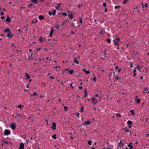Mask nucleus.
Segmentation results:
<instances>
[{"instance_id":"obj_1","label":"nucleus","mask_w":149,"mask_h":149,"mask_svg":"<svg viewBox=\"0 0 149 149\" xmlns=\"http://www.w3.org/2000/svg\"><path fill=\"white\" fill-rule=\"evenodd\" d=\"M91 99L92 102H93V104L94 105H95L97 102V100L96 98L94 97L92 98H91Z\"/></svg>"},{"instance_id":"obj_2","label":"nucleus","mask_w":149,"mask_h":149,"mask_svg":"<svg viewBox=\"0 0 149 149\" xmlns=\"http://www.w3.org/2000/svg\"><path fill=\"white\" fill-rule=\"evenodd\" d=\"M10 127L13 130H14L16 127L15 123H11L10 125Z\"/></svg>"},{"instance_id":"obj_3","label":"nucleus","mask_w":149,"mask_h":149,"mask_svg":"<svg viewBox=\"0 0 149 149\" xmlns=\"http://www.w3.org/2000/svg\"><path fill=\"white\" fill-rule=\"evenodd\" d=\"M52 129L53 130H54L56 129V124L54 123H52Z\"/></svg>"},{"instance_id":"obj_4","label":"nucleus","mask_w":149,"mask_h":149,"mask_svg":"<svg viewBox=\"0 0 149 149\" xmlns=\"http://www.w3.org/2000/svg\"><path fill=\"white\" fill-rule=\"evenodd\" d=\"M4 134L6 135H8L10 133V131L8 130H5L4 131Z\"/></svg>"},{"instance_id":"obj_5","label":"nucleus","mask_w":149,"mask_h":149,"mask_svg":"<svg viewBox=\"0 0 149 149\" xmlns=\"http://www.w3.org/2000/svg\"><path fill=\"white\" fill-rule=\"evenodd\" d=\"M24 147V144L22 143L20 144V146L19 149H23Z\"/></svg>"},{"instance_id":"obj_6","label":"nucleus","mask_w":149,"mask_h":149,"mask_svg":"<svg viewBox=\"0 0 149 149\" xmlns=\"http://www.w3.org/2000/svg\"><path fill=\"white\" fill-rule=\"evenodd\" d=\"M91 124V122L89 120L87 121V122H85L84 123L85 125H89Z\"/></svg>"},{"instance_id":"obj_7","label":"nucleus","mask_w":149,"mask_h":149,"mask_svg":"<svg viewBox=\"0 0 149 149\" xmlns=\"http://www.w3.org/2000/svg\"><path fill=\"white\" fill-rule=\"evenodd\" d=\"M13 36V35H11V31L9 32L8 33L7 36L9 38H11Z\"/></svg>"},{"instance_id":"obj_8","label":"nucleus","mask_w":149,"mask_h":149,"mask_svg":"<svg viewBox=\"0 0 149 149\" xmlns=\"http://www.w3.org/2000/svg\"><path fill=\"white\" fill-rule=\"evenodd\" d=\"M124 130H125L126 132H129V135H130L131 133V132L129 130L127 129L126 128H125L124 129Z\"/></svg>"},{"instance_id":"obj_9","label":"nucleus","mask_w":149,"mask_h":149,"mask_svg":"<svg viewBox=\"0 0 149 149\" xmlns=\"http://www.w3.org/2000/svg\"><path fill=\"white\" fill-rule=\"evenodd\" d=\"M54 31V30L53 29H52L50 31V35H49L50 36V37H51L52 36V33H53Z\"/></svg>"},{"instance_id":"obj_10","label":"nucleus","mask_w":149,"mask_h":149,"mask_svg":"<svg viewBox=\"0 0 149 149\" xmlns=\"http://www.w3.org/2000/svg\"><path fill=\"white\" fill-rule=\"evenodd\" d=\"M25 75L26 76V79H29L30 78V77L29 75L27 74L26 72L25 73Z\"/></svg>"},{"instance_id":"obj_11","label":"nucleus","mask_w":149,"mask_h":149,"mask_svg":"<svg viewBox=\"0 0 149 149\" xmlns=\"http://www.w3.org/2000/svg\"><path fill=\"white\" fill-rule=\"evenodd\" d=\"M39 19L40 20H42L44 18V17L41 15H40L38 17Z\"/></svg>"},{"instance_id":"obj_12","label":"nucleus","mask_w":149,"mask_h":149,"mask_svg":"<svg viewBox=\"0 0 149 149\" xmlns=\"http://www.w3.org/2000/svg\"><path fill=\"white\" fill-rule=\"evenodd\" d=\"M6 20L7 22H10L11 21V19L8 16L7 18H6Z\"/></svg>"},{"instance_id":"obj_13","label":"nucleus","mask_w":149,"mask_h":149,"mask_svg":"<svg viewBox=\"0 0 149 149\" xmlns=\"http://www.w3.org/2000/svg\"><path fill=\"white\" fill-rule=\"evenodd\" d=\"M113 42H114L115 45H116L117 46H118V42L116 41L115 40H113Z\"/></svg>"},{"instance_id":"obj_14","label":"nucleus","mask_w":149,"mask_h":149,"mask_svg":"<svg viewBox=\"0 0 149 149\" xmlns=\"http://www.w3.org/2000/svg\"><path fill=\"white\" fill-rule=\"evenodd\" d=\"M68 16L70 19H72L73 18V15L72 14H69Z\"/></svg>"},{"instance_id":"obj_15","label":"nucleus","mask_w":149,"mask_h":149,"mask_svg":"<svg viewBox=\"0 0 149 149\" xmlns=\"http://www.w3.org/2000/svg\"><path fill=\"white\" fill-rule=\"evenodd\" d=\"M16 116H18V117H19L20 118H23L22 116V115L20 114H19V113L17 114H16Z\"/></svg>"},{"instance_id":"obj_16","label":"nucleus","mask_w":149,"mask_h":149,"mask_svg":"<svg viewBox=\"0 0 149 149\" xmlns=\"http://www.w3.org/2000/svg\"><path fill=\"white\" fill-rule=\"evenodd\" d=\"M31 1L33 2L35 4H37L38 3V1L37 0H31Z\"/></svg>"},{"instance_id":"obj_17","label":"nucleus","mask_w":149,"mask_h":149,"mask_svg":"<svg viewBox=\"0 0 149 149\" xmlns=\"http://www.w3.org/2000/svg\"><path fill=\"white\" fill-rule=\"evenodd\" d=\"M136 69H137L139 71H140L141 70V68H140V66H139V65H137V67L136 68Z\"/></svg>"},{"instance_id":"obj_18","label":"nucleus","mask_w":149,"mask_h":149,"mask_svg":"<svg viewBox=\"0 0 149 149\" xmlns=\"http://www.w3.org/2000/svg\"><path fill=\"white\" fill-rule=\"evenodd\" d=\"M38 20L37 19H35V20H33L31 22V23L33 24H35L37 23Z\"/></svg>"},{"instance_id":"obj_19","label":"nucleus","mask_w":149,"mask_h":149,"mask_svg":"<svg viewBox=\"0 0 149 149\" xmlns=\"http://www.w3.org/2000/svg\"><path fill=\"white\" fill-rule=\"evenodd\" d=\"M131 143H130L128 145V147L130 149H132L133 148V146L131 145Z\"/></svg>"},{"instance_id":"obj_20","label":"nucleus","mask_w":149,"mask_h":149,"mask_svg":"<svg viewBox=\"0 0 149 149\" xmlns=\"http://www.w3.org/2000/svg\"><path fill=\"white\" fill-rule=\"evenodd\" d=\"M105 32V30L104 29H101V32H100V34H102L104 33Z\"/></svg>"},{"instance_id":"obj_21","label":"nucleus","mask_w":149,"mask_h":149,"mask_svg":"<svg viewBox=\"0 0 149 149\" xmlns=\"http://www.w3.org/2000/svg\"><path fill=\"white\" fill-rule=\"evenodd\" d=\"M4 32H10V30H9V28H7V29L4 30Z\"/></svg>"},{"instance_id":"obj_22","label":"nucleus","mask_w":149,"mask_h":149,"mask_svg":"<svg viewBox=\"0 0 149 149\" xmlns=\"http://www.w3.org/2000/svg\"><path fill=\"white\" fill-rule=\"evenodd\" d=\"M132 121H130V120H128V121L127 122V124L129 125H131L132 123Z\"/></svg>"},{"instance_id":"obj_23","label":"nucleus","mask_w":149,"mask_h":149,"mask_svg":"<svg viewBox=\"0 0 149 149\" xmlns=\"http://www.w3.org/2000/svg\"><path fill=\"white\" fill-rule=\"evenodd\" d=\"M74 72V71L73 70H70L69 71V72L70 74H72Z\"/></svg>"},{"instance_id":"obj_24","label":"nucleus","mask_w":149,"mask_h":149,"mask_svg":"<svg viewBox=\"0 0 149 149\" xmlns=\"http://www.w3.org/2000/svg\"><path fill=\"white\" fill-rule=\"evenodd\" d=\"M135 100L137 101V103H139L141 101V100L139 99H136Z\"/></svg>"},{"instance_id":"obj_25","label":"nucleus","mask_w":149,"mask_h":149,"mask_svg":"<svg viewBox=\"0 0 149 149\" xmlns=\"http://www.w3.org/2000/svg\"><path fill=\"white\" fill-rule=\"evenodd\" d=\"M74 62L75 63L77 64H78L79 63V61H77V59L76 58L74 59Z\"/></svg>"},{"instance_id":"obj_26","label":"nucleus","mask_w":149,"mask_h":149,"mask_svg":"<svg viewBox=\"0 0 149 149\" xmlns=\"http://www.w3.org/2000/svg\"><path fill=\"white\" fill-rule=\"evenodd\" d=\"M39 40L41 42H42L44 40V39L43 38L41 37L40 38Z\"/></svg>"},{"instance_id":"obj_27","label":"nucleus","mask_w":149,"mask_h":149,"mask_svg":"<svg viewBox=\"0 0 149 149\" xmlns=\"http://www.w3.org/2000/svg\"><path fill=\"white\" fill-rule=\"evenodd\" d=\"M52 138L54 139H56V134H54L52 136Z\"/></svg>"},{"instance_id":"obj_28","label":"nucleus","mask_w":149,"mask_h":149,"mask_svg":"<svg viewBox=\"0 0 149 149\" xmlns=\"http://www.w3.org/2000/svg\"><path fill=\"white\" fill-rule=\"evenodd\" d=\"M61 5L59 4H58V6L56 7V10H58L59 8L60 7Z\"/></svg>"},{"instance_id":"obj_29","label":"nucleus","mask_w":149,"mask_h":149,"mask_svg":"<svg viewBox=\"0 0 149 149\" xmlns=\"http://www.w3.org/2000/svg\"><path fill=\"white\" fill-rule=\"evenodd\" d=\"M142 3V7H143V8L144 7H147V3H146L145 4V5H144V6L143 5V3Z\"/></svg>"},{"instance_id":"obj_30","label":"nucleus","mask_w":149,"mask_h":149,"mask_svg":"<svg viewBox=\"0 0 149 149\" xmlns=\"http://www.w3.org/2000/svg\"><path fill=\"white\" fill-rule=\"evenodd\" d=\"M59 27H60V26H59V24H57L55 26V28H56V29H58L59 28Z\"/></svg>"},{"instance_id":"obj_31","label":"nucleus","mask_w":149,"mask_h":149,"mask_svg":"<svg viewBox=\"0 0 149 149\" xmlns=\"http://www.w3.org/2000/svg\"><path fill=\"white\" fill-rule=\"evenodd\" d=\"M23 107V106L21 105H19L18 106V107L20 109H22V108Z\"/></svg>"},{"instance_id":"obj_32","label":"nucleus","mask_w":149,"mask_h":149,"mask_svg":"<svg viewBox=\"0 0 149 149\" xmlns=\"http://www.w3.org/2000/svg\"><path fill=\"white\" fill-rule=\"evenodd\" d=\"M134 110H131L130 111V112L132 113V114L133 115H135V113H134Z\"/></svg>"},{"instance_id":"obj_33","label":"nucleus","mask_w":149,"mask_h":149,"mask_svg":"<svg viewBox=\"0 0 149 149\" xmlns=\"http://www.w3.org/2000/svg\"><path fill=\"white\" fill-rule=\"evenodd\" d=\"M79 22L80 23H82V19L81 18H79Z\"/></svg>"},{"instance_id":"obj_34","label":"nucleus","mask_w":149,"mask_h":149,"mask_svg":"<svg viewBox=\"0 0 149 149\" xmlns=\"http://www.w3.org/2000/svg\"><path fill=\"white\" fill-rule=\"evenodd\" d=\"M62 15H64L65 16H66L67 15V14L66 13H62Z\"/></svg>"},{"instance_id":"obj_35","label":"nucleus","mask_w":149,"mask_h":149,"mask_svg":"<svg viewBox=\"0 0 149 149\" xmlns=\"http://www.w3.org/2000/svg\"><path fill=\"white\" fill-rule=\"evenodd\" d=\"M88 143L89 145H91L92 144V142L91 141H89L88 142Z\"/></svg>"},{"instance_id":"obj_36","label":"nucleus","mask_w":149,"mask_h":149,"mask_svg":"<svg viewBox=\"0 0 149 149\" xmlns=\"http://www.w3.org/2000/svg\"><path fill=\"white\" fill-rule=\"evenodd\" d=\"M119 145L120 146H121L123 145V143L121 141H120L119 143Z\"/></svg>"},{"instance_id":"obj_37","label":"nucleus","mask_w":149,"mask_h":149,"mask_svg":"<svg viewBox=\"0 0 149 149\" xmlns=\"http://www.w3.org/2000/svg\"><path fill=\"white\" fill-rule=\"evenodd\" d=\"M84 107H82L81 108V111L82 112H83L84 111Z\"/></svg>"},{"instance_id":"obj_38","label":"nucleus","mask_w":149,"mask_h":149,"mask_svg":"<svg viewBox=\"0 0 149 149\" xmlns=\"http://www.w3.org/2000/svg\"><path fill=\"white\" fill-rule=\"evenodd\" d=\"M56 11L55 10H54L52 12V14L53 15H54V14H55L56 13Z\"/></svg>"},{"instance_id":"obj_39","label":"nucleus","mask_w":149,"mask_h":149,"mask_svg":"<svg viewBox=\"0 0 149 149\" xmlns=\"http://www.w3.org/2000/svg\"><path fill=\"white\" fill-rule=\"evenodd\" d=\"M107 41L108 42H111V40L110 39H109V38H108L107 39Z\"/></svg>"},{"instance_id":"obj_40","label":"nucleus","mask_w":149,"mask_h":149,"mask_svg":"<svg viewBox=\"0 0 149 149\" xmlns=\"http://www.w3.org/2000/svg\"><path fill=\"white\" fill-rule=\"evenodd\" d=\"M128 1V0H123V3H126V2Z\"/></svg>"},{"instance_id":"obj_41","label":"nucleus","mask_w":149,"mask_h":149,"mask_svg":"<svg viewBox=\"0 0 149 149\" xmlns=\"http://www.w3.org/2000/svg\"><path fill=\"white\" fill-rule=\"evenodd\" d=\"M120 7V6H116L115 7V9H117L118 8H119Z\"/></svg>"},{"instance_id":"obj_42","label":"nucleus","mask_w":149,"mask_h":149,"mask_svg":"<svg viewBox=\"0 0 149 149\" xmlns=\"http://www.w3.org/2000/svg\"><path fill=\"white\" fill-rule=\"evenodd\" d=\"M85 72L86 73V74H88L90 73V72L89 71H86Z\"/></svg>"},{"instance_id":"obj_43","label":"nucleus","mask_w":149,"mask_h":149,"mask_svg":"<svg viewBox=\"0 0 149 149\" xmlns=\"http://www.w3.org/2000/svg\"><path fill=\"white\" fill-rule=\"evenodd\" d=\"M64 107L65 110V111H67L68 108L66 106H65Z\"/></svg>"},{"instance_id":"obj_44","label":"nucleus","mask_w":149,"mask_h":149,"mask_svg":"<svg viewBox=\"0 0 149 149\" xmlns=\"http://www.w3.org/2000/svg\"><path fill=\"white\" fill-rule=\"evenodd\" d=\"M116 79L117 80L119 79V78L118 77V76H116L115 77Z\"/></svg>"},{"instance_id":"obj_45","label":"nucleus","mask_w":149,"mask_h":149,"mask_svg":"<svg viewBox=\"0 0 149 149\" xmlns=\"http://www.w3.org/2000/svg\"><path fill=\"white\" fill-rule=\"evenodd\" d=\"M93 80L94 81H96V77L95 76L93 78Z\"/></svg>"},{"instance_id":"obj_46","label":"nucleus","mask_w":149,"mask_h":149,"mask_svg":"<svg viewBox=\"0 0 149 149\" xmlns=\"http://www.w3.org/2000/svg\"><path fill=\"white\" fill-rule=\"evenodd\" d=\"M116 116H119V117H121V116L120 115V113H117L116 114Z\"/></svg>"},{"instance_id":"obj_47","label":"nucleus","mask_w":149,"mask_h":149,"mask_svg":"<svg viewBox=\"0 0 149 149\" xmlns=\"http://www.w3.org/2000/svg\"><path fill=\"white\" fill-rule=\"evenodd\" d=\"M38 95L36 94V93L35 92L34 93V94L33 95H31V96H35V95Z\"/></svg>"},{"instance_id":"obj_48","label":"nucleus","mask_w":149,"mask_h":149,"mask_svg":"<svg viewBox=\"0 0 149 149\" xmlns=\"http://www.w3.org/2000/svg\"><path fill=\"white\" fill-rule=\"evenodd\" d=\"M144 90L145 91H148V88L147 87H145L144 88Z\"/></svg>"},{"instance_id":"obj_49","label":"nucleus","mask_w":149,"mask_h":149,"mask_svg":"<svg viewBox=\"0 0 149 149\" xmlns=\"http://www.w3.org/2000/svg\"><path fill=\"white\" fill-rule=\"evenodd\" d=\"M116 41L118 42L120 41V39L119 38H117L116 39Z\"/></svg>"},{"instance_id":"obj_50","label":"nucleus","mask_w":149,"mask_h":149,"mask_svg":"<svg viewBox=\"0 0 149 149\" xmlns=\"http://www.w3.org/2000/svg\"><path fill=\"white\" fill-rule=\"evenodd\" d=\"M136 68H135L134 70V73L135 72H135H136Z\"/></svg>"},{"instance_id":"obj_51","label":"nucleus","mask_w":149,"mask_h":149,"mask_svg":"<svg viewBox=\"0 0 149 149\" xmlns=\"http://www.w3.org/2000/svg\"><path fill=\"white\" fill-rule=\"evenodd\" d=\"M103 5L104 7H105L106 6V4L105 2H104Z\"/></svg>"},{"instance_id":"obj_52","label":"nucleus","mask_w":149,"mask_h":149,"mask_svg":"<svg viewBox=\"0 0 149 149\" xmlns=\"http://www.w3.org/2000/svg\"><path fill=\"white\" fill-rule=\"evenodd\" d=\"M133 67V65L132 63H131L130 67Z\"/></svg>"},{"instance_id":"obj_53","label":"nucleus","mask_w":149,"mask_h":149,"mask_svg":"<svg viewBox=\"0 0 149 149\" xmlns=\"http://www.w3.org/2000/svg\"><path fill=\"white\" fill-rule=\"evenodd\" d=\"M3 14H4V13H3V12H1V15H3Z\"/></svg>"},{"instance_id":"obj_54","label":"nucleus","mask_w":149,"mask_h":149,"mask_svg":"<svg viewBox=\"0 0 149 149\" xmlns=\"http://www.w3.org/2000/svg\"><path fill=\"white\" fill-rule=\"evenodd\" d=\"M79 113L78 112H77V117L78 118H79Z\"/></svg>"},{"instance_id":"obj_55","label":"nucleus","mask_w":149,"mask_h":149,"mask_svg":"<svg viewBox=\"0 0 149 149\" xmlns=\"http://www.w3.org/2000/svg\"><path fill=\"white\" fill-rule=\"evenodd\" d=\"M1 18L2 19H5V17L4 16L1 17Z\"/></svg>"},{"instance_id":"obj_56","label":"nucleus","mask_w":149,"mask_h":149,"mask_svg":"<svg viewBox=\"0 0 149 149\" xmlns=\"http://www.w3.org/2000/svg\"><path fill=\"white\" fill-rule=\"evenodd\" d=\"M136 74L135 72L134 73L133 76L134 77H135L136 76Z\"/></svg>"},{"instance_id":"obj_57","label":"nucleus","mask_w":149,"mask_h":149,"mask_svg":"<svg viewBox=\"0 0 149 149\" xmlns=\"http://www.w3.org/2000/svg\"><path fill=\"white\" fill-rule=\"evenodd\" d=\"M27 25H26V26H24V27H25L26 30V31L27 30Z\"/></svg>"},{"instance_id":"obj_58","label":"nucleus","mask_w":149,"mask_h":149,"mask_svg":"<svg viewBox=\"0 0 149 149\" xmlns=\"http://www.w3.org/2000/svg\"><path fill=\"white\" fill-rule=\"evenodd\" d=\"M49 15H52V13L49 11Z\"/></svg>"},{"instance_id":"obj_59","label":"nucleus","mask_w":149,"mask_h":149,"mask_svg":"<svg viewBox=\"0 0 149 149\" xmlns=\"http://www.w3.org/2000/svg\"><path fill=\"white\" fill-rule=\"evenodd\" d=\"M98 96H99V95L98 94H96L95 95V97H98Z\"/></svg>"},{"instance_id":"obj_60","label":"nucleus","mask_w":149,"mask_h":149,"mask_svg":"<svg viewBox=\"0 0 149 149\" xmlns=\"http://www.w3.org/2000/svg\"><path fill=\"white\" fill-rule=\"evenodd\" d=\"M72 84H70V86L72 87V88H74V87L72 85Z\"/></svg>"},{"instance_id":"obj_61","label":"nucleus","mask_w":149,"mask_h":149,"mask_svg":"<svg viewBox=\"0 0 149 149\" xmlns=\"http://www.w3.org/2000/svg\"><path fill=\"white\" fill-rule=\"evenodd\" d=\"M82 6L81 4H79L78 6V7H80Z\"/></svg>"},{"instance_id":"obj_62","label":"nucleus","mask_w":149,"mask_h":149,"mask_svg":"<svg viewBox=\"0 0 149 149\" xmlns=\"http://www.w3.org/2000/svg\"><path fill=\"white\" fill-rule=\"evenodd\" d=\"M106 49L105 51H104V55H107V54L106 53Z\"/></svg>"},{"instance_id":"obj_63","label":"nucleus","mask_w":149,"mask_h":149,"mask_svg":"<svg viewBox=\"0 0 149 149\" xmlns=\"http://www.w3.org/2000/svg\"><path fill=\"white\" fill-rule=\"evenodd\" d=\"M3 11L4 12H5L6 11V9L5 8H4L3 9Z\"/></svg>"},{"instance_id":"obj_64","label":"nucleus","mask_w":149,"mask_h":149,"mask_svg":"<svg viewBox=\"0 0 149 149\" xmlns=\"http://www.w3.org/2000/svg\"><path fill=\"white\" fill-rule=\"evenodd\" d=\"M143 67V65H141L140 66V68L141 69Z\"/></svg>"}]
</instances>
